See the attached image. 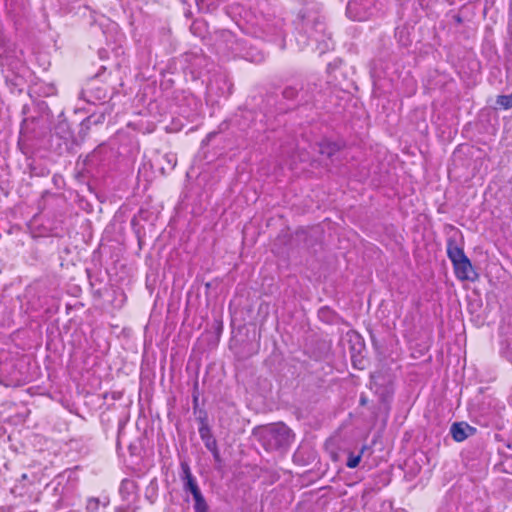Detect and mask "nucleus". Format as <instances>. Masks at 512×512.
Masks as SVG:
<instances>
[{
  "instance_id": "a211bd4d",
  "label": "nucleus",
  "mask_w": 512,
  "mask_h": 512,
  "mask_svg": "<svg viewBox=\"0 0 512 512\" xmlns=\"http://www.w3.org/2000/svg\"><path fill=\"white\" fill-rule=\"evenodd\" d=\"M310 41H311V39H310L309 36H308V38L306 40H303L302 42H300V39H297V42H299L301 48H303L306 45H308Z\"/></svg>"
},
{
  "instance_id": "7ed1b4c3",
  "label": "nucleus",
  "mask_w": 512,
  "mask_h": 512,
  "mask_svg": "<svg viewBox=\"0 0 512 512\" xmlns=\"http://www.w3.org/2000/svg\"><path fill=\"white\" fill-rule=\"evenodd\" d=\"M378 0H350L347 5V15L357 21H366L377 14Z\"/></svg>"
},
{
  "instance_id": "9b49d317",
  "label": "nucleus",
  "mask_w": 512,
  "mask_h": 512,
  "mask_svg": "<svg viewBox=\"0 0 512 512\" xmlns=\"http://www.w3.org/2000/svg\"><path fill=\"white\" fill-rule=\"evenodd\" d=\"M298 93V89L293 86H288L283 90V96L286 99H294Z\"/></svg>"
},
{
  "instance_id": "39448f33",
  "label": "nucleus",
  "mask_w": 512,
  "mask_h": 512,
  "mask_svg": "<svg viewBox=\"0 0 512 512\" xmlns=\"http://www.w3.org/2000/svg\"><path fill=\"white\" fill-rule=\"evenodd\" d=\"M455 274L460 280H473L475 272L473 270L472 264L468 257H464L463 259L455 262L453 264Z\"/></svg>"
},
{
  "instance_id": "0eeeda50",
  "label": "nucleus",
  "mask_w": 512,
  "mask_h": 512,
  "mask_svg": "<svg viewBox=\"0 0 512 512\" xmlns=\"http://www.w3.org/2000/svg\"><path fill=\"white\" fill-rule=\"evenodd\" d=\"M447 255L453 264L466 257L463 249L453 239L447 242Z\"/></svg>"
},
{
  "instance_id": "423d86ee",
  "label": "nucleus",
  "mask_w": 512,
  "mask_h": 512,
  "mask_svg": "<svg viewBox=\"0 0 512 512\" xmlns=\"http://www.w3.org/2000/svg\"><path fill=\"white\" fill-rule=\"evenodd\" d=\"M475 429L466 423H454L451 427V434L455 441H464L467 437L474 433Z\"/></svg>"
},
{
  "instance_id": "f03ea898",
  "label": "nucleus",
  "mask_w": 512,
  "mask_h": 512,
  "mask_svg": "<svg viewBox=\"0 0 512 512\" xmlns=\"http://www.w3.org/2000/svg\"><path fill=\"white\" fill-rule=\"evenodd\" d=\"M302 29L309 33L312 42L316 44V50L323 54L332 48L330 36L325 33V24L316 16L303 19Z\"/></svg>"
},
{
  "instance_id": "6ab92c4d",
  "label": "nucleus",
  "mask_w": 512,
  "mask_h": 512,
  "mask_svg": "<svg viewBox=\"0 0 512 512\" xmlns=\"http://www.w3.org/2000/svg\"><path fill=\"white\" fill-rule=\"evenodd\" d=\"M372 381L374 384H377V377L376 376H372Z\"/></svg>"
},
{
  "instance_id": "f3484780",
  "label": "nucleus",
  "mask_w": 512,
  "mask_h": 512,
  "mask_svg": "<svg viewBox=\"0 0 512 512\" xmlns=\"http://www.w3.org/2000/svg\"><path fill=\"white\" fill-rule=\"evenodd\" d=\"M166 159H167L168 163H170L172 165V167H174L176 165V158L174 156L167 155Z\"/></svg>"
},
{
  "instance_id": "1a4fd4ad",
  "label": "nucleus",
  "mask_w": 512,
  "mask_h": 512,
  "mask_svg": "<svg viewBox=\"0 0 512 512\" xmlns=\"http://www.w3.org/2000/svg\"><path fill=\"white\" fill-rule=\"evenodd\" d=\"M497 103L505 109L512 107V93L498 96Z\"/></svg>"
},
{
  "instance_id": "f8f14e48",
  "label": "nucleus",
  "mask_w": 512,
  "mask_h": 512,
  "mask_svg": "<svg viewBox=\"0 0 512 512\" xmlns=\"http://www.w3.org/2000/svg\"><path fill=\"white\" fill-rule=\"evenodd\" d=\"M336 151L337 147L334 144H327L321 148V153L326 154L328 157H332Z\"/></svg>"
},
{
  "instance_id": "dca6fc26",
  "label": "nucleus",
  "mask_w": 512,
  "mask_h": 512,
  "mask_svg": "<svg viewBox=\"0 0 512 512\" xmlns=\"http://www.w3.org/2000/svg\"><path fill=\"white\" fill-rule=\"evenodd\" d=\"M192 495H193V498H194L195 502H199V501L204 500V498L201 495L200 490L194 492Z\"/></svg>"
},
{
  "instance_id": "f257e3e1",
  "label": "nucleus",
  "mask_w": 512,
  "mask_h": 512,
  "mask_svg": "<svg viewBox=\"0 0 512 512\" xmlns=\"http://www.w3.org/2000/svg\"><path fill=\"white\" fill-rule=\"evenodd\" d=\"M257 434L267 450L285 447L292 439L291 430L281 423L258 428Z\"/></svg>"
},
{
  "instance_id": "ddd939ff",
  "label": "nucleus",
  "mask_w": 512,
  "mask_h": 512,
  "mask_svg": "<svg viewBox=\"0 0 512 512\" xmlns=\"http://www.w3.org/2000/svg\"><path fill=\"white\" fill-rule=\"evenodd\" d=\"M360 460H361V454H359V455H353V454H351V455L349 456L348 461H347V466H348L349 468H355V467H357V466H358V464H359Z\"/></svg>"
},
{
  "instance_id": "4468645a",
  "label": "nucleus",
  "mask_w": 512,
  "mask_h": 512,
  "mask_svg": "<svg viewBox=\"0 0 512 512\" xmlns=\"http://www.w3.org/2000/svg\"><path fill=\"white\" fill-rule=\"evenodd\" d=\"M206 509H207V507H206L205 500L195 502V510L197 512H206Z\"/></svg>"
},
{
  "instance_id": "9d476101",
  "label": "nucleus",
  "mask_w": 512,
  "mask_h": 512,
  "mask_svg": "<svg viewBox=\"0 0 512 512\" xmlns=\"http://www.w3.org/2000/svg\"><path fill=\"white\" fill-rule=\"evenodd\" d=\"M10 54L0 45V66L10 65Z\"/></svg>"
},
{
  "instance_id": "2eb2a0df",
  "label": "nucleus",
  "mask_w": 512,
  "mask_h": 512,
  "mask_svg": "<svg viewBox=\"0 0 512 512\" xmlns=\"http://www.w3.org/2000/svg\"><path fill=\"white\" fill-rule=\"evenodd\" d=\"M192 495H193V498H194L195 502H199V501L204 500V498L201 495L200 490L194 492Z\"/></svg>"
},
{
  "instance_id": "20e7f679",
  "label": "nucleus",
  "mask_w": 512,
  "mask_h": 512,
  "mask_svg": "<svg viewBox=\"0 0 512 512\" xmlns=\"http://www.w3.org/2000/svg\"><path fill=\"white\" fill-rule=\"evenodd\" d=\"M121 495L124 503L117 508V512H136L138 501L134 484L124 481L121 485Z\"/></svg>"
},
{
  "instance_id": "6e6552de",
  "label": "nucleus",
  "mask_w": 512,
  "mask_h": 512,
  "mask_svg": "<svg viewBox=\"0 0 512 512\" xmlns=\"http://www.w3.org/2000/svg\"><path fill=\"white\" fill-rule=\"evenodd\" d=\"M182 470L184 474L185 487L193 494L194 492L198 491L199 488L191 475L189 466L183 463Z\"/></svg>"
}]
</instances>
